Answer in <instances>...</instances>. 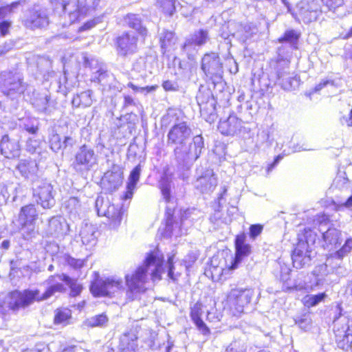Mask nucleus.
<instances>
[{"mask_svg": "<svg viewBox=\"0 0 352 352\" xmlns=\"http://www.w3.org/2000/svg\"><path fill=\"white\" fill-rule=\"evenodd\" d=\"M163 263V254L158 250L154 251L148 254L142 265L125 274L127 299H137L148 289L149 275L153 281L161 279V275L164 272Z\"/></svg>", "mask_w": 352, "mask_h": 352, "instance_id": "f257e3e1", "label": "nucleus"}, {"mask_svg": "<svg viewBox=\"0 0 352 352\" xmlns=\"http://www.w3.org/2000/svg\"><path fill=\"white\" fill-rule=\"evenodd\" d=\"M316 235L311 230H305V239H300L292 254V261L296 268H302L310 264L315 255L314 250Z\"/></svg>", "mask_w": 352, "mask_h": 352, "instance_id": "f03ea898", "label": "nucleus"}, {"mask_svg": "<svg viewBox=\"0 0 352 352\" xmlns=\"http://www.w3.org/2000/svg\"><path fill=\"white\" fill-rule=\"evenodd\" d=\"M22 74L16 71H4L0 74V89L12 100L21 97L28 88Z\"/></svg>", "mask_w": 352, "mask_h": 352, "instance_id": "7ed1b4c3", "label": "nucleus"}, {"mask_svg": "<svg viewBox=\"0 0 352 352\" xmlns=\"http://www.w3.org/2000/svg\"><path fill=\"white\" fill-rule=\"evenodd\" d=\"M95 208L98 216L106 217L109 219V226L111 229H116L119 227L122 219L120 206L111 204L108 197L100 195L96 199Z\"/></svg>", "mask_w": 352, "mask_h": 352, "instance_id": "20e7f679", "label": "nucleus"}, {"mask_svg": "<svg viewBox=\"0 0 352 352\" xmlns=\"http://www.w3.org/2000/svg\"><path fill=\"white\" fill-rule=\"evenodd\" d=\"M124 289L122 280L115 276L106 278H97L90 286L91 294L94 296L113 297Z\"/></svg>", "mask_w": 352, "mask_h": 352, "instance_id": "39448f33", "label": "nucleus"}, {"mask_svg": "<svg viewBox=\"0 0 352 352\" xmlns=\"http://www.w3.org/2000/svg\"><path fill=\"white\" fill-rule=\"evenodd\" d=\"M97 160L98 157L94 149L83 145L76 153L72 167L76 172L85 173L97 164Z\"/></svg>", "mask_w": 352, "mask_h": 352, "instance_id": "423d86ee", "label": "nucleus"}, {"mask_svg": "<svg viewBox=\"0 0 352 352\" xmlns=\"http://www.w3.org/2000/svg\"><path fill=\"white\" fill-rule=\"evenodd\" d=\"M253 296L254 292L251 289H232L227 296V304L234 315L240 314L250 302Z\"/></svg>", "mask_w": 352, "mask_h": 352, "instance_id": "0eeeda50", "label": "nucleus"}, {"mask_svg": "<svg viewBox=\"0 0 352 352\" xmlns=\"http://www.w3.org/2000/svg\"><path fill=\"white\" fill-rule=\"evenodd\" d=\"M204 139L201 135L193 138L192 144L188 148L184 145L177 146L175 155L179 162H188L195 161L200 155L204 148Z\"/></svg>", "mask_w": 352, "mask_h": 352, "instance_id": "6e6552de", "label": "nucleus"}, {"mask_svg": "<svg viewBox=\"0 0 352 352\" xmlns=\"http://www.w3.org/2000/svg\"><path fill=\"white\" fill-rule=\"evenodd\" d=\"M201 69L205 74L214 83L223 77V66L218 54L210 52L202 58Z\"/></svg>", "mask_w": 352, "mask_h": 352, "instance_id": "1a4fd4ad", "label": "nucleus"}, {"mask_svg": "<svg viewBox=\"0 0 352 352\" xmlns=\"http://www.w3.org/2000/svg\"><path fill=\"white\" fill-rule=\"evenodd\" d=\"M289 60L281 56H278L273 66L276 70L277 83L285 91H291L297 83L296 78L292 77L288 72Z\"/></svg>", "mask_w": 352, "mask_h": 352, "instance_id": "9d476101", "label": "nucleus"}, {"mask_svg": "<svg viewBox=\"0 0 352 352\" xmlns=\"http://www.w3.org/2000/svg\"><path fill=\"white\" fill-rule=\"evenodd\" d=\"M33 195L38 204L43 208H51L55 204L53 186L46 181H37L33 187Z\"/></svg>", "mask_w": 352, "mask_h": 352, "instance_id": "9b49d317", "label": "nucleus"}, {"mask_svg": "<svg viewBox=\"0 0 352 352\" xmlns=\"http://www.w3.org/2000/svg\"><path fill=\"white\" fill-rule=\"evenodd\" d=\"M49 23L47 10L39 6H34L30 9L23 21L24 25L31 30L45 28Z\"/></svg>", "mask_w": 352, "mask_h": 352, "instance_id": "f8f14e48", "label": "nucleus"}, {"mask_svg": "<svg viewBox=\"0 0 352 352\" xmlns=\"http://www.w3.org/2000/svg\"><path fill=\"white\" fill-rule=\"evenodd\" d=\"M320 12L316 0H302L296 6V18L305 23H309L316 21Z\"/></svg>", "mask_w": 352, "mask_h": 352, "instance_id": "ddd939ff", "label": "nucleus"}, {"mask_svg": "<svg viewBox=\"0 0 352 352\" xmlns=\"http://www.w3.org/2000/svg\"><path fill=\"white\" fill-rule=\"evenodd\" d=\"M138 38L135 32H124L116 40L118 54L122 56L133 54L138 51Z\"/></svg>", "mask_w": 352, "mask_h": 352, "instance_id": "4468645a", "label": "nucleus"}, {"mask_svg": "<svg viewBox=\"0 0 352 352\" xmlns=\"http://www.w3.org/2000/svg\"><path fill=\"white\" fill-rule=\"evenodd\" d=\"M77 60L85 67H89L93 70L91 81L100 83L103 86L106 85L105 79L109 77V74L101 67L98 68L96 67L98 65L97 60L93 58H89L86 53H80L77 57Z\"/></svg>", "mask_w": 352, "mask_h": 352, "instance_id": "2eb2a0df", "label": "nucleus"}, {"mask_svg": "<svg viewBox=\"0 0 352 352\" xmlns=\"http://www.w3.org/2000/svg\"><path fill=\"white\" fill-rule=\"evenodd\" d=\"M218 129L221 133L225 135H234L250 132V129L243 126V121L233 115H230L225 120H221Z\"/></svg>", "mask_w": 352, "mask_h": 352, "instance_id": "dca6fc26", "label": "nucleus"}, {"mask_svg": "<svg viewBox=\"0 0 352 352\" xmlns=\"http://www.w3.org/2000/svg\"><path fill=\"white\" fill-rule=\"evenodd\" d=\"M122 173L118 167H113L111 170L107 171L101 179V186L107 192L116 190L122 183Z\"/></svg>", "mask_w": 352, "mask_h": 352, "instance_id": "f3484780", "label": "nucleus"}, {"mask_svg": "<svg viewBox=\"0 0 352 352\" xmlns=\"http://www.w3.org/2000/svg\"><path fill=\"white\" fill-rule=\"evenodd\" d=\"M191 134V129L185 122L175 124L168 133V142L179 144L180 146L184 144Z\"/></svg>", "mask_w": 352, "mask_h": 352, "instance_id": "a211bd4d", "label": "nucleus"}, {"mask_svg": "<svg viewBox=\"0 0 352 352\" xmlns=\"http://www.w3.org/2000/svg\"><path fill=\"white\" fill-rule=\"evenodd\" d=\"M235 257L231 262L228 270H235L243 258L248 256L251 252V246L245 242L244 234L237 235L235 239Z\"/></svg>", "mask_w": 352, "mask_h": 352, "instance_id": "6ab92c4d", "label": "nucleus"}, {"mask_svg": "<svg viewBox=\"0 0 352 352\" xmlns=\"http://www.w3.org/2000/svg\"><path fill=\"white\" fill-rule=\"evenodd\" d=\"M21 146L16 138H12L4 135L0 142V151L7 158H14L19 156Z\"/></svg>", "mask_w": 352, "mask_h": 352, "instance_id": "aec40b11", "label": "nucleus"}, {"mask_svg": "<svg viewBox=\"0 0 352 352\" xmlns=\"http://www.w3.org/2000/svg\"><path fill=\"white\" fill-rule=\"evenodd\" d=\"M12 298L15 299V305L17 307H25L32 303L34 300H43L39 296L38 290H25L23 292H14Z\"/></svg>", "mask_w": 352, "mask_h": 352, "instance_id": "412c9836", "label": "nucleus"}, {"mask_svg": "<svg viewBox=\"0 0 352 352\" xmlns=\"http://www.w3.org/2000/svg\"><path fill=\"white\" fill-rule=\"evenodd\" d=\"M217 184V179L212 170H208L204 175L197 178L195 187L202 192L212 191Z\"/></svg>", "mask_w": 352, "mask_h": 352, "instance_id": "4be33fe9", "label": "nucleus"}, {"mask_svg": "<svg viewBox=\"0 0 352 352\" xmlns=\"http://www.w3.org/2000/svg\"><path fill=\"white\" fill-rule=\"evenodd\" d=\"M202 314V305L197 302L190 309V318L201 334L208 336L210 333V331L201 319Z\"/></svg>", "mask_w": 352, "mask_h": 352, "instance_id": "5701e85b", "label": "nucleus"}, {"mask_svg": "<svg viewBox=\"0 0 352 352\" xmlns=\"http://www.w3.org/2000/svg\"><path fill=\"white\" fill-rule=\"evenodd\" d=\"M164 237H177L183 234L181 225L179 222L175 221L173 219V211L170 208H166V223L163 233Z\"/></svg>", "mask_w": 352, "mask_h": 352, "instance_id": "b1692460", "label": "nucleus"}, {"mask_svg": "<svg viewBox=\"0 0 352 352\" xmlns=\"http://www.w3.org/2000/svg\"><path fill=\"white\" fill-rule=\"evenodd\" d=\"M319 231L322 234L324 241L327 244L333 245L338 242L340 232L338 230L331 226L329 222H321Z\"/></svg>", "mask_w": 352, "mask_h": 352, "instance_id": "393cba45", "label": "nucleus"}, {"mask_svg": "<svg viewBox=\"0 0 352 352\" xmlns=\"http://www.w3.org/2000/svg\"><path fill=\"white\" fill-rule=\"evenodd\" d=\"M96 228L91 224H85L80 230V236L82 243L87 249L92 248L97 242Z\"/></svg>", "mask_w": 352, "mask_h": 352, "instance_id": "a878e982", "label": "nucleus"}, {"mask_svg": "<svg viewBox=\"0 0 352 352\" xmlns=\"http://www.w3.org/2000/svg\"><path fill=\"white\" fill-rule=\"evenodd\" d=\"M52 3L60 4L64 12L68 14L70 23L75 22L78 19V13L77 9L79 6L77 5L78 0H50Z\"/></svg>", "mask_w": 352, "mask_h": 352, "instance_id": "bb28decb", "label": "nucleus"}, {"mask_svg": "<svg viewBox=\"0 0 352 352\" xmlns=\"http://www.w3.org/2000/svg\"><path fill=\"white\" fill-rule=\"evenodd\" d=\"M209 40L208 32L206 30L200 29L192 34L188 38L184 45V49L188 50L191 46H202Z\"/></svg>", "mask_w": 352, "mask_h": 352, "instance_id": "cd10ccee", "label": "nucleus"}, {"mask_svg": "<svg viewBox=\"0 0 352 352\" xmlns=\"http://www.w3.org/2000/svg\"><path fill=\"white\" fill-rule=\"evenodd\" d=\"M256 32L257 28L252 24H239L237 26V30L233 32L232 35L241 42L244 43L251 38Z\"/></svg>", "mask_w": 352, "mask_h": 352, "instance_id": "c85d7f7f", "label": "nucleus"}, {"mask_svg": "<svg viewBox=\"0 0 352 352\" xmlns=\"http://www.w3.org/2000/svg\"><path fill=\"white\" fill-rule=\"evenodd\" d=\"M38 218V212L34 204L23 206L19 212V223H35Z\"/></svg>", "mask_w": 352, "mask_h": 352, "instance_id": "c756f323", "label": "nucleus"}, {"mask_svg": "<svg viewBox=\"0 0 352 352\" xmlns=\"http://www.w3.org/2000/svg\"><path fill=\"white\" fill-rule=\"evenodd\" d=\"M141 168L140 165L136 166L131 172L126 186V191L124 195V199L132 198L136 184L140 179Z\"/></svg>", "mask_w": 352, "mask_h": 352, "instance_id": "7c9ffc66", "label": "nucleus"}, {"mask_svg": "<svg viewBox=\"0 0 352 352\" xmlns=\"http://www.w3.org/2000/svg\"><path fill=\"white\" fill-rule=\"evenodd\" d=\"M16 168L23 177L25 178H30L36 173L37 164L34 160H21L16 166Z\"/></svg>", "mask_w": 352, "mask_h": 352, "instance_id": "2f4dec72", "label": "nucleus"}, {"mask_svg": "<svg viewBox=\"0 0 352 352\" xmlns=\"http://www.w3.org/2000/svg\"><path fill=\"white\" fill-rule=\"evenodd\" d=\"M100 0H78L77 5L79 6L77 9L78 13V18L80 16H84L89 14L93 10H96L100 7Z\"/></svg>", "mask_w": 352, "mask_h": 352, "instance_id": "473e14b6", "label": "nucleus"}, {"mask_svg": "<svg viewBox=\"0 0 352 352\" xmlns=\"http://www.w3.org/2000/svg\"><path fill=\"white\" fill-rule=\"evenodd\" d=\"M270 142V131L264 129L258 131L257 134L256 142L255 144H248L245 146V151L248 152H254L259 149L264 144Z\"/></svg>", "mask_w": 352, "mask_h": 352, "instance_id": "72a5a7b5", "label": "nucleus"}, {"mask_svg": "<svg viewBox=\"0 0 352 352\" xmlns=\"http://www.w3.org/2000/svg\"><path fill=\"white\" fill-rule=\"evenodd\" d=\"M335 314H336V315L333 317V321L334 333L336 334V333H337V327H336L337 320L338 321L342 318H344L345 319L349 320V322H346V323L344 322V323L340 324V326L341 327V329L343 330L344 333L352 332V318H349L346 314H342L341 313V307L339 305L336 306V310H335Z\"/></svg>", "mask_w": 352, "mask_h": 352, "instance_id": "f704fd0d", "label": "nucleus"}, {"mask_svg": "<svg viewBox=\"0 0 352 352\" xmlns=\"http://www.w3.org/2000/svg\"><path fill=\"white\" fill-rule=\"evenodd\" d=\"M92 91L87 90L77 94L73 98L72 105L75 107H87L92 104Z\"/></svg>", "mask_w": 352, "mask_h": 352, "instance_id": "c9c22d12", "label": "nucleus"}, {"mask_svg": "<svg viewBox=\"0 0 352 352\" xmlns=\"http://www.w3.org/2000/svg\"><path fill=\"white\" fill-rule=\"evenodd\" d=\"M124 22L129 28L135 30L141 35L145 36L146 34L147 30L145 28L142 26L141 20L137 14H128L124 17Z\"/></svg>", "mask_w": 352, "mask_h": 352, "instance_id": "e433bc0d", "label": "nucleus"}, {"mask_svg": "<svg viewBox=\"0 0 352 352\" xmlns=\"http://www.w3.org/2000/svg\"><path fill=\"white\" fill-rule=\"evenodd\" d=\"M109 318L104 314H101L86 319L83 325L87 327H104L107 325Z\"/></svg>", "mask_w": 352, "mask_h": 352, "instance_id": "4c0bfd02", "label": "nucleus"}, {"mask_svg": "<svg viewBox=\"0 0 352 352\" xmlns=\"http://www.w3.org/2000/svg\"><path fill=\"white\" fill-rule=\"evenodd\" d=\"M60 280L65 282L70 288V296L75 297L78 296L82 289V285L76 280L71 278L69 276L62 274L58 276Z\"/></svg>", "mask_w": 352, "mask_h": 352, "instance_id": "58836bf2", "label": "nucleus"}, {"mask_svg": "<svg viewBox=\"0 0 352 352\" xmlns=\"http://www.w3.org/2000/svg\"><path fill=\"white\" fill-rule=\"evenodd\" d=\"M72 319V311L68 308L57 309L54 316V323L56 324H62L63 326L69 324Z\"/></svg>", "mask_w": 352, "mask_h": 352, "instance_id": "ea45409f", "label": "nucleus"}, {"mask_svg": "<svg viewBox=\"0 0 352 352\" xmlns=\"http://www.w3.org/2000/svg\"><path fill=\"white\" fill-rule=\"evenodd\" d=\"M137 337L133 333H124L120 338V346L123 350L134 351L137 346Z\"/></svg>", "mask_w": 352, "mask_h": 352, "instance_id": "a19ab883", "label": "nucleus"}, {"mask_svg": "<svg viewBox=\"0 0 352 352\" xmlns=\"http://www.w3.org/2000/svg\"><path fill=\"white\" fill-rule=\"evenodd\" d=\"M155 6L164 14L170 16L175 12V0H156Z\"/></svg>", "mask_w": 352, "mask_h": 352, "instance_id": "79ce46f5", "label": "nucleus"}, {"mask_svg": "<svg viewBox=\"0 0 352 352\" xmlns=\"http://www.w3.org/2000/svg\"><path fill=\"white\" fill-rule=\"evenodd\" d=\"M171 182L170 177L166 173L164 174L160 182V186L162 196L167 202L170 199Z\"/></svg>", "mask_w": 352, "mask_h": 352, "instance_id": "37998d69", "label": "nucleus"}, {"mask_svg": "<svg viewBox=\"0 0 352 352\" xmlns=\"http://www.w3.org/2000/svg\"><path fill=\"white\" fill-rule=\"evenodd\" d=\"M160 41L161 47L164 50V53L165 50L175 42L174 33L171 31L164 30L160 34Z\"/></svg>", "mask_w": 352, "mask_h": 352, "instance_id": "c03bdc74", "label": "nucleus"}, {"mask_svg": "<svg viewBox=\"0 0 352 352\" xmlns=\"http://www.w3.org/2000/svg\"><path fill=\"white\" fill-rule=\"evenodd\" d=\"M49 102L50 96L46 94H38L36 98H34L32 104L38 111L46 112L47 111Z\"/></svg>", "mask_w": 352, "mask_h": 352, "instance_id": "a18cd8bd", "label": "nucleus"}, {"mask_svg": "<svg viewBox=\"0 0 352 352\" xmlns=\"http://www.w3.org/2000/svg\"><path fill=\"white\" fill-rule=\"evenodd\" d=\"M21 226V232L25 240L35 237L37 231L35 228V223H19Z\"/></svg>", "mask_w": 352, "mask_h": 352, "instance_id": "49530a36", "label": "nucleus"}, {"mask_svg": "<svg viewBox=\"0 0 352 352\" xmlns=\"http://www.w3.org/2000/svg\"><path fill=\"white\" fill-rule=\"evenodd\" d=\"M324 293H320L316 295H307L302 298L303 304L308 307H314L325 298Z\"/></svg>", "mask_w": 352, "mask_h": 352, "instance_id": "de8ad7c7", "label": "nucleus"}, {"mask_svg": "<svg viewBox=\"0 0 352 352\" xmlns=\"http://www.w3.org/2000/svg\"><path fill=\"white\" fill-rule=\"evenodd\" d=\"M80 202L76 197H70L64 204V208L71 214L76 215L80 210Z\"/></svg>", "mask_w": 352, "mask_h": 352, "instance_id": "09e8293b", "label": "nucleus"}, {"mask_svg": "<svg viewBox=\"0 0 352 352\" xmlns=\"http://www.w3.org/2000/svg\"><path fill=\"white\" fill-rule=\"evenodd\" d=\"M248 344L242 340H235L231 342L226 349L225 352H247Z\"/></svg>", "mask_w": 352, "mask_h": 352, "instance_id": "8fccbe9b", "label": "nucleus"}, {"mask_svg": "<svg viewBox=\"0 0 352 352\" xmlns=\"http://www.w3.org/2000/svg\"><path fill=\"white\" fill-rule=\"evenodd\" d=\"M64 290V286L62 283H58L50 285L46 291L41 295L43 300L52 296L56 292H62Z\"/></svg>", "mask_w": 352, "mask_h": 352, "instance_id": "3c124183", "label": "nucleus"}, {"mask_svg": "<svg viewBox=\"0 0 352 352\" xmlns=\"http://www.w3.org/2000/svg\"><path fill=\"white\" fill-rule=\"evenodd\" d=\"M299 35L293 30H287L282 37L278 38L280 43L289 42L292 44L296 43L298 40Z\"/></svg>", "mask_w": 352, "mask_h": 352, "instance_id": "603ef678", "label": "nucleus"}, {"mask_svg": "<svg viewBox=\"0 0 352 352\" xmlns=\"http://www.w3.org/2000/svg\"><path fill=\"white\" fill-rule=\"evenodd\" d=\"M50 144L51 148L54 152H58V151L61 150L63 148L62 141L60 138V135L53 132L50 137Z\"/></svg>", "mask_w": 352, "mask_h": 352, "instance_id": "864d4df0", "label": "nucleus"}, {"mask_svg": "<svg viewBox=\"0 0 352 352\" xmlns=\"http://www.w3.org/2000/svg\"><path fill=\"white\" fill-rule=\"evenodd\" d=\"M352 250V239H348L344 245L335 253V257L341 259Z\"/></svg>", "mask_w": 352, "mask_h": 352, "instance_id": "5fc2aeb1", "label": "nucleus"}, {"mask_svg": "<svg viewBox=\"0 0 352 352\" xmlns=\"http://www.w3.org/2000/svg\"><path fill=\"white\" fill-rule=\"evenodd\" d=\"M65 262L74 269L81 268L85 265V260L76 259L69 255L65 254L64 256Z\"/></svg>", "mask_w": 352, "mask_h": 352, "instance_id": "6e6d98bb", "label": "nucleus"}, {"mask_svg": "<svg viewBox=\"0 0 352 352\" xmlns=\"http://www.w3.org/2000/svg\"><path fill=\"white\" fill-rule=\"evenodd\" d=\"M49 228L51 234H57L62 230L60 222L57 218L53 217L49 221Z\"/></svg>", "mask_w": 352, "mask_h": 352, "instance_id": "4d7b16f0", "label": "nucleus"}, {"mask_svg": "<svg viewBox=\"0 0 352 352\" xmlns=\"http://www.w3.org/2000/svg\"><path fill=\"white\" fill-rule=\"evenodd\" d=\"M173 258H174V255H172L168 258V261H167L166 267L167 268L168 276L170 279L175 280L179 274H175V273H174Z\"/></svg>", "mask_w": 352, "mask_h": 352, "instance_id": "13d9d810", "label": "nucleus"}, {"mask_svg": "<svg viewBox=\"0 0 352 352\" xmlns=\"http://www.w3.org/2000/svg\"><path fill=\"white\" fill-rule=\"evenodd\" d=\"M41 142L39 140L34 138H30L28 140L26 143V148L30 153H35L39 148Z\"/></svg>", "mask_w": 352, "mask_h": 352, "instance_id": "bf43d9fd", "label": "nucleus"}, {"mask_svg": "<svg viewBox=\"0 0 352 352\" xmlns=\"http://www.w3.org/2000/svg\"><path fill=\"white\" fill-rule=\"evenodd\" d=\"M23 128L30 134H35L38 131V126L31 120H25L23 123Z\"/></svg>", "mask_w": 352, "mask_h": 352, "instance_id": "052dcab7", "label": "nucleus"}, {"mask_svg": "<svg viewBox=\"0 0 352 352\" xmlns=\"http://www.w3.org/2000/svg\"><path fill=\"white\" fill-rule=\"evenodd\" d=\"M19 5V2H14L10 6L0 8V19L6 17L8 12H11L13 9L16 8Z\"/></svg>", "mask_w": 352, "mask_h": 352, "instance_id": "680f3d73", "label": "nucleus"}, {"mask_svg": "<svg viewBox=\"0 0 352 352\" xmlns=\"http://www.w3.org/2000/svg\"><path fill=\"white\" fill-rule=\"evenodd\" d=\"M162 87L166 91H175L178 90V85L176 82L172 80H165L162 83Z\"/></svg>", "mask_w": 352, "mask_h": 352, "instance_id": "e2e57ef3", "label": "nucleus"}, {"mask_svg": "<svg viewBox=\"0 0 352 352\" xmlns=\"http://www.w3.org/2000/svg\"><path fill=\"white\" fill-rule=\"evenodd\" d=\"M263 230V226L260 224L252 225L250 228V235L252 239H255L258 236Z\"/></svg>", "mask_w": 352, "mask_h": 352, "instance_id": "0e129e2a", "label": "nucleus"}, {"mask_svg": "<svg viewBox=\"0 0 352 352\" xmlns=\"http://www.w3.org/2000/svg\"><path fill=\"white\" fill-rule=\"evenodd\" d=\"M330 10L336 9L343 3V0H323Z\"/></svg>", "mask_w": 352, "mask_h": 352, "instance_id": "69168bd1", "label": "nucleus"}, {"mask_svg": "<svg viewBox=\"0 0 352 352\" xmlns=\"http://www.w3.org/2000/svg\"><path fill=\"white\" fill-rule=\"evenodd\" d=\"M311 320L307 318H301L296 320V323L302 329L306 330L310 325Z\"/></svg>", "mask_w": 352, "mask_h": 352, "instance_id": "338daca9", "label": "nucleus"}, {"mask_svg": "<svg viewBox=\"0 0 352 352\" xmlns=\"http://www.w3.org/2000/svg\"><path fill=\"white\" fill-rule=\"evenodd\" d=\"M75 144V140L71 136H65L64 140L62 141V149H65L68 147H72Z\"/></svg>", "mask_w": 352, "mask_h": 352, "instance_id": "774afa93", "label": "nucleus"}]
</instances>
